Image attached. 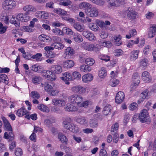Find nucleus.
Masks as SVG:
<instances>
[{"label": "nucleus", "instance_id": "59", "mask_svg": "<svg viewBox=\"0 0 156 156\" xmlns=\"http://www.w3.org/2000/svg\"><path fill=\"white\" fill-rule=\"evenodd\" d=\"M7 28L6 26L3 27L2 23H0V34H3L5 33Z\"/></svg>", "mask_w": 156, "mask_h": 156}, {"label": "nucleus", "instance_id": "53", "mask_svg": "<svg viewBox=\"0 0 156 156\" xmlns=\"http://www.w3.org/2000/svg\"><path fill=\"white\" fill-rule=\"evenodd\" d=\"M119 127V124L117 123H115L111 127V131L112 133H116V131L118 129Z\"/></svg>", "mask_w": 156, "mask_h": 156}, {"label": "nucleus", "instance_id": "18", "mask_svg": "<svg viewBox=\"0 0 156 156\" xmlns=\"http://www.w3.org/2000/svg\"><path fill=\"white\" fill-rule=\"evenodd\" d=\"M35 15L36 17L43 20L47 19L48 17V13L45 11L37 12L35 13Z\"/></svg>", "mask_w": 156, "mask_h": 156}, {"label": "nucleus", "instance_id": "11", "mask_svg": "<svg viewBox=\"0 0 156 156\" xmlns=\"http://www.w3.org/2000/svg\"><path fill=\"white\" fill-rule=\"evenodd\" d=\"M43 75L51 81H53L56 79V75L51 70L46 71L43 73Z\"/></svg>", "mask_w": 156, "mask_h": 156}, {"label": "nucleus", "instance_id": "38", "mask_svg": "<svg viewBox=\"0 0 156 156\" xmlns=\"http://www.w3.org/2000/svg\"><path fill=\"white\" fill-rule=\"evenodd\" d=\"M51 46H54V48L58 50H62L64 47V45L60 42L54 43L52 44Z\"/></svg>", "mask_w": 156, "mask_h": 156}, {"label": "nucleus", "instance_id": "45", "mask_svg": "<svg viewBox=\"0 0 156 156\" xmlns=\"http://www.w3.org/2000/svg\"><path fill=\"white\" fill-rule=\"evenodd\" d=\"M54 12L55 13L62 15H65L67 13L66 11L60 8L55 9Z\"/></svg>", "mask_w": 156, "mask_h": 156}, {"label": "nucleus", "instance_id": "58", "mask_svg": "<svg viewBox=\"0 0 156 156\" xmlns=\"http://www.w3.org/2000/svg\"><path fill=\"white\" fill-rule=\"evenodd\" d=\"M44 87L45 90L50 92L52 90H53V88L52 86L48 83H46Z\"/></svg>", "mask_w": 156, "mask_h": 156}, {"label": "nucleus", "instance_id": "12", "mask_svg": "<svg viewBox=\"0 0 156 156\" xmlns=\"http://www.w3.org/2000/svg\"><path fill=\"white\" fill-rule=\"evenodd\" d=\"M128 19L130 20L135 19L137 14V12L133 9L127 10L126 11Z\"/></svg>", "mask_w": 156, "mask_h": 156}, {"label": "nucleus", "instance_id": "51", "mask_svg": "<svg viewBox=\"0 0 156 156\" xmlns=\"http://www.w3.org/2000/svg\"><path fill=\"white\" fill-rule=\"evenodd\" d=\"M85 62L88 66H92L94 64L95 61L92 58H88L86 59L85 60Z\"/></svg>", "mask_w": 156, "mask_h": 156}, {"label": "nucleus", "instance_id": "2", "mask_svg": "<svg viewBox=\"0 0 156 156\" xmlns=\"http://www.w3.org/2000/svg\"><path fill=\"white\" fill-rule=\"evenodd\" d=\"M72 119L69 118H66L63 122V125L66 128L69 130L76 133L79 131L78 128L73 124L71 123Z\"/></svg>", "mask_w": 156, "mask_h": 156}, {"label": "nucleus", "instance_id": "30", "mask_svg": "<svg viewBox=\"0 0 156 156\" xmlns=\"http://www.w3.org/2000/svg\"><path fill=\"white\" fill-rule=\"evenodd\" d=\"M75 53V51L74 49L71 47H68L65 49L64 54L66 56H72Z\"/></svg>", "mask_w": 156, "mask_h": 156}, {"label": "nucleus", "instance_id": "13", "mask_svg": "<svg viewBox=\"0 0 156 156\" xmlns=\"http://www.w3.org/2000/svg\"><path fill=\"white\" fill-rule=\"evenodd\" d=\"M82 34L86 38L90 41H94L95 40L96 38L94 34L89 31H83Z\"/></svg>", "mask_w": 156, "mask_h": 156}, {"label": "nucleus", "instance_id": "33", "mask_svg": "<svg viewBox=\"0 0 156 156\" xmlns=\"http://www.w3.org/2000/svg\"><path fill=\"white\" fill-rule=\"evenodd\" d=\"M89 125L90 126L93 128L98 127V120L95 118L90 119L89 122Z\"/></svg>", "mask_w": 156, "mask_h": 156}, {"label": "nucleus", "instance_id": "44", "mask_svg": "<svg viewBox=\"0 0 156 156\" xmlns=\"http://www.w3.org/2000/svg\"><path fill=\"white\" fill-rule=\"evenodd\" d=\"M62 34L65 33L67 34L72 35L73 34V32L70 29L67 27H64L63 28Z\"/></svg>", "mask_w": 156, "mask_h": 156}, {"label": "nucleus", "instance_id": "46", "mask_svg": "<svg viewBox=\"0 0 156 156\" xmlns=\"http://www.w3.org/2000/svg\"><path fill=\"white\" fill-rule=\"evenodd\" d=\"M119 81L116 78H111L110 80V84L112 87H115L119 83Z\"/></svg>", "mask_w": 156, "mask_h": 156}, {"label": "nucleus", "instance_id": "37", "mask_svg": "<svg viewBox=\"0 0 156 156\" xmlns=\"http://www.w3.org/2000/svg\"><path fill=\"white\" fill-rule=\"evenodd\" d=\"M80 69L81 72H88L91 70V68L87 65H82L80 67Z\"/></svg>", "mask_w": 156, "mask_h": 156}, {"label": "nucleus", "instance_id": "32", "mask_svg": "<svg viewBox=\"0 0 156 156\" xmlns=\"http://www.w3.org/2000/svg\"><path fill=\"white\" fill-rule=\"evenodd\" d=\"M139 52V50L133 51L131 52V55L130 58L131 61H135L138 57V54Z\"/></svg>", "mask_w": 156, "mask_h": 156}, {"label": "nucleus", "instance_id": "56", "mask_svg": "<svg viewBox=\"0 0 156 156\" xmlns=\"http://www.w3.org/2000/svg\"><path fill=\"white\" fill-rule=\"evenodd\" d=\"M83 46L86 50L90 51H92V44L86 43L83 45Z\"/></svg>", "mask_w": 156, "mask_h": 156}, {"label": "nucleus", "instance_id": "28", "mask_svg": "<svg viewBox=\"0 0 156 156\" xmlns=\"http://www.w3.org/2000/svg\"><path fill=\"white\" fill-rule=\"evenodd\" d=\"M148 91L147 90H145L140 94V100L137 101L138 103L140 104L141 102L144 101V100L146 98L147 96L148 95Z\"/></svg>", "mask_w": 156, "mask_h": 156}, {"label": "nucleus", "instance_id": "23", "mask_svg": "<svg viewBox=\"0 0 156 156\" xmlns=\"http://www.w3.org/2000/svg\"><path fill=\"white\" fill-rule=\"evenodd\" d=\"M72 77L71 74L69 73L66 72L63 74V76L62 77V79L64 80H66L65 83L67 84H69V81L71 80L72 79Z\"/></svg>", "mask_w": 156, "mask_h": 156}, {"label": "nucleus", "instance_id": "15", "mask_svg": "<svg viewBox=\"0 0 156 156\" xmlns=\"http://www.w3.org/2000/svg\"><path fill=\"white\" fill-rule=\"evenodd\" d=\"M51 70L55 74L60 73L62 71L61 66L59 65H54L51 66Z\"/></svg>", "mask_w": 156, "mask_h": 156}, {"label": "nucleus", "instance_id": "35", "mask_svg": "<svg viewBox=\"0 0 156 156\" xmlns=\"http://www.w3.org/2000/svg\"><path fill=\"white\" fill-rule=\"evenodd\" d=\"M107 75V71L105 68L103 67L98 72V76L101 78H104Z\"/></svg>", "mask_w": 156, "mask_h": 156}, {"label": "nucleus", "instance_id": "8", "mask_svg": "<svg viewBox=\"0 0 156 156\" xmlns=\"http://www.w3.org/2000/svg\"><path fill=\"white\" fill-rule=\"evenodd\" d=\"M85 12L87 16L92 17H96L98 16V9L95 7L87 9L85 11Z\"/></svg>", "mask_w": 156, "mask_h": 156}, {"label": "nucleus", "instance_id": "17", "mask_svg": "<svg viewBox=\"0 0 156 156\" xmlns=\"http://www.w3.org/2000/svg\"><path fill=\"white\" fill-rule=\"evenodd\" d=\"M142 80L146 83H148L151 81V77L147 71H144L142 73Z\"/></svg>", "mask_w": 156, "mask_h": 156}, {"label": "nucleus", "instance_id": "14", "mask_svg": "<svg viewBox=\"0 0 156 156\" xmlns=\"http://www.w3.org/2000/svg\"><path fill=\"white\" fill-rule=\"evenodd\" d=\"M125 97L124 93L122 91L119 92L116 94L115 101L117 103L119 104L124 100Z\"/></svg>", "mask_w": 156, "mask_h": 156}, {"label": "nucleus", "instance_id": "39", "mask_svg": "<svg viewBox=\"0 0 156 156\" xmlns=\"http://www.w3.org/2000/svg\"><path fill=\"white\" fill-rule=\"evenodd\" d=\"M113 38L115 40V44L119 46L122 44V41H121L122 37L120 35L114 36Z\"/></svg>", "mask_w": 156, "mask_h": 156}, {"label": "nucleus", "instance_id": "49", "mask_svg": "<svg viewBox=\"0 0 156 156\" xmlns=\"http://www.w3.org/2000/svg\"><path fill=\"white\" fill-rule=\"evenodd\" d=\"M80 105L78 106L80 107H83L90 105H91V103L90 101L86 100L83 102L82 103L81 102Z\"/></svg>", "mask_w": 156, "mask_h": 156}, {"label": "nucleus", "instance_id": "34", "mask_svg": "<svg viewBox=\"0 0 156 156\" xmlns=\"http://www.w3.org/2000/svg\"><path fill=\"white\" fill-rule=\"evenodd\" d=\"M80 8L84 9L85 10L91 8V5L87 2H81L79 5Z\"/></svg>", "mask_w": 156, "mask_h": 156}, {"label": "nucleus", "instance_id": "43", "mask_svg": "<svg viewBox=\"0 0 156 156\" xmlns=\"http://www.w3.org/2000/svg\"><path fill=\"white\" fill-rule=\"evenodd\" d=\"M89 27L93 31H98L99 28L97 25L94 23H91L89 24Z\"/></svg>", "mask_w": 156, "mask_h": 156}, {"label": "nucleus", "instance_id": "9", "mask_svg": "<svg viewBox=\"0 0 156 156\" xmlns=\"http://www.w3.org/2000/svg\"><path fill=\"white\" fill-rule=\"evenodd\" d=\"M156 34V24H152L150 25L149 29L148 36L149 38H152Z\"/></svg>", "mask_w": 156, "mask_h": 156}, {"label": "nucleus", "instance_id": "5", "mask_svg": "<svg viewBox=\"0 0 156 156\" xmlns=\"http://www.w3.org/2000/svg\"><path fill=\"white\" fill-rule=\"evenodd\" d=\"M125 1V0H107L108 6L110 9L119 6Z\"/></svg>", "mask_w": 156, "mask_h": 156}, {"label": "nucleus", "instance_id": "57", "mask_svg": "<svg viewBox=\"0 0 156 156\" xmlns=\"http://www.w3.org/2000/svg\"><path fill=\"white\" fill-rule=\"evenodd\" d=\"M51 41H53L54 43L59 42L61 41V38L57 36H53L51 37Z\"/></svg>", "mask_w": 156, "mask_h": 156}, {"label": "nucleus", "instance_id": "25", "mask_svg": "<svg viewBox=\"0 0 156 156\" xmlns=\"http://www.w3.org/2000/svg\"><path fill=\"white\" fill-rule=\"evenodd\" d=\"M74 64V62L71 60H67L63 62V67L66 68H71L73 66Z\"/></svg>", "mask_w": 156, "mask_h": 156}, {"label": "nucleus", "instance_id": "6", "mask_svg": "<svg viewBox=\"0 0 156 156\" xmlns=\"http://www.w3.org/2000/svg\"><path fill=\"white\" fill-rule=\"evenodd\" d=\"M16 2L13 0H6L2 4L3 8L5 10L12 9L16 6Z\"/></svg>", "mask_w": 156, "mask_h": 156}, {"label": "nucleus", "instance_id": "40", "mask_svg": "<svg viewBox=\"0 0 156 156\" xmlns=\"http://www.w3.org/2000/svg\"><path fill=\"white\" fill-rule=\"evenodd\" d=\"M39 38L41 41L44 42H47L48 40L50 41H51V37L45 35H40L39 37Z\"/></svg>", "mask_w": 156, "mask_h": 156}, {"label": "nucleus", "instance_id": "47", "mask_svg": "<svg viewBox=\"0 0 156 156\" xmlns=\"http://www.w3.org/2000/svg\"><path fill=\"white\" fill-rule=\"evenodd\" d=\"M137 34V32L136 29H133L130 30L129 32V34H127L126 35V38L129 39L131 38L132 36H133Z\"/></svg>", "mask_w": 156, "mask_h": 156}, {"label": "nucleus", "instance_id": "50", "mask_svg": "<svg viewBox=\"0 0 156 156\" xmlns=\"http://www.w3.org/2000/svg\"><path fill=\"white\" fill-rule=\"evenodd\" d=\"M99 58L101 60L105 61V62L109 61L110 60V57L107 55H99Z\"/></svg>", "mask_w": 156, "mask_h": 156}, {"label": "nucleus", "instance_id": "54", "mask_svg": "<svg viewBox=\"0 0 156 156\" xmlns=\"http://www.w3.org/2000/svg\"><path fill=\"white\" fill-rule=\"evenodd\" d=\"M94 3L100 6L103 5L105 3L104 0H90Z\"/></svg>", "mask_w": 156, "mask_h": 156}, {"label": "nucleus", "instance_id": "1", "mask_svg": "<svg viewBox=\"0 0 156 156\" xmlns=\"http://www.w3.org/2000/svg\"><path fill=\"white\" fill-rule=\"evenodd\" d=\"M16 19L18 21H16L15 18H12L10 20V23L14 24L16 27H20V23L19 21L22 22H26L30 20V16L27 14L25 13H20L17 14L16 16Z\"/></svg>", "mask_w": 156, "mask_h": 156}, {"label": "nucleus", "instance_id": "31", "mask_svg": "<svg viewBox=\"0 0 156 156\" xmlns=\"http://www.w3.org/2000/svg\"><path fill=\"white\" fill-rule=\"evenodd\" d=\"M75 120L77 122L81 125H86L87 123V119L83 117L77 118Z\"/></svg>", "mask_w": 156, "mask_h": 156}, {"label": "nucleus", "instance_id": "60", "mask_svg": "<svg viewBox=\"0 0 156 156\" xmlns=\"http://www.w3.org/2000/svg\"><path fill=\"white\" fill-rule=\"evenodd\" d=\"M63 19L71 23H74L75 22L74 19L72 18L65 16L63 17Z\"/></svg>", "mask_w": 156, "mask_h": 156}, {"label": "nucleus", "instance_id": "4", "mask_svg": "<svg viewBox=\"0 0 156 156\" xmlns=\"http://www.w3.org/2000/svg\"><path fill=\"white\" fill-rule=\"evenodd\" d=\"M69 101L73 104H76L77 105L80 106V102L83 101L82 96L77 94H73L69 97Z\"/></svg>", "mask_w": 156, "mask_h": 156}, {"label": "nucleus", "instance_id": "36", "mask_svg": "<svg viewBox=\"0 0 156 156\" xmlns=\"http://www.w3.org/2000/svg\"><path fill=\"white\" fill-rule=\"evenodd\" d=\"M148 61L147 59L144 58L142 59L140 61V66L143 68L147 67L148 65Z\"/></svg>", "mask_w": 156, "mask_h": 156}, {"label": "nucleus", "instance_id": "26", "mask_svg": "<svg viewBox=\"0 0 156 156\" xmlns=\"http://www.w3.org/2000/svg\"><path fill=\"white\" fill-rule=\"evenodd\" d=\"M28 112L25 108H20L16 112V115L19 117H22L28 114Z\"/></svg>", "mask_w": 156, "mask_h": 156}, {"label": "nucleus", "instance_id": "20", "mask_svg": "<svg viewBox=\"0 0 156 156\" xmlns=\"http://www.w3.org/2000/svg\"><path fill=\"white\" fill-rule=\"evenodd\" d=\"M73 27L75 30L80 32H83L85 29V26L81 24L78 22L74 23Z\"/></svg>", "mask_w": 156, "mask_h": 156}, {"label": "nucleus", "instance_id": "19", "mask_svg": "<svg viewBox=\"0 0 156 156\" xmlns=\"http://www.w3.org/2000/svg\"><path fill=\"white\" fill-rule=\"evenodd\" d=\"M65 110L69 112H74L78 114L83 112V110L81 108H64Z\"/></svg>", "mask_w": 156, "mask_h": 156}, {"label": "nucleus", "instance_id": "22", "mask_svg": "<svg viewBox=\"0 0 156 156\" xmlns=\"http://www.w3.org/2000/svg\"><path fill=\"white\" fill-rule=\"evenodd\" d=\"M93 78L92 74L90 73H88L82 76V81L84 83H88L91 81Z\"/></svg>", "mask_w": 156, "mask_h": 156}, {"label": "nucleus", "instance_id": "63", "mask_svg": "<svg viewBox=\"0 0 156 156\" xmlns=\"http://www.w3.org/2000/svg\"><path fill=\"white\" fill-rule=\"evenodd\" d=\"M99 156H108L106 151L104 148L101 149L99 151Z\"/></svg>", "mask_w": 156, "mask_h": 156}, {"label": "nucleus", "instance_id": "21", "mask_svg": "<svg viewBox=\"0 0 156 156\" xmlns=\"http://www.w3.org/2000/svg\"><path fill=\"white\" fill-rule=\"evenodd\" d=\"M4 129L6 131L12 130L11 126L8 121L5 118H2Z\"/></svg>", "mask_w": 156, "mask_h": 156}, {"label": "nucleus", "instance_id": "24", "mask_svg": "<svg viewBox=\"0 0 156 156\" xmlns=\"http://www.w3.org/2000/svg\"><path fill=\"white\" fill-rule=\"evenodd\" d=\"M58 138L59 140L63 143L67 144L68 143V139L66 136L62 133L60 132L58 134Z\"/></svg>", "mask_w": 156, "mask_h": 156}, {"label": "nucleus", "instance_id": "61", "mask_svg": "<svg viewBox=\"0 0 156 156\" xmlns=\"http://www.w3.org/2000/svg\"><path fill=\"white\" fill-rule=\"evenodd\" d=\"M73 77L74 79H79L81 77V75L79 72H74L73 73Z\"/></svg>", "mask_w": 156, "mask_h": 156}, {"label": "nucleus", "instance_id": "42", "mask_svg": "<svg viewBox=\"0 0 156 156\" xmlns=\"http://www.w3.org/2000/svg\"><path fill=\"white\" fill-rule=\"evenodd\" d=\"M0 79L2 80L1 81L4 82L6 84H8V78L6 74H0Z\"/></svg>", "mask_w": 156, "mask_h": 156}, {"label": "nucleus", "instance_id": "41", "mask_svg": "<svg viewBox=\"0 0 156 156\" xmlns=\"http://www.w3.org/2000/svg\"><path fill=\"white\" fill-rule=\"evenodd\" d=\"M23 9L24 11L26 12H34L36 10V9L32 5H29L24 6L23 7Z\"/></svg>", "mask_w": 156, "mask_h": 156}, {"label": "nucleus", "instance_id": "48", "mask_svg": "<svg viewBox=\"0 0 156 156\" xmlns=\"http://www.w3.org/2000/svg\"><path fill=\"white\" fill-rule=\"evenodd\" d=\"M92 51H98L101 49L100 45L96 44H92Z\"/></svg>", "mask_w": 156, "mask_h": 156}, {"label": "nucleus", "instance_id": "10", "mask_svg": "<svg viewBox=\"0 0 156 156\" xmlns=\"http://www.w3.org/2000/svg\"><path fill=\"white\" fill-rule=\"evenodd\" d=\"M43 75L51 81H53L56 79V75L51 70L46 71L43 73Z\"/></svg>", "mask_w": 156, "mask_h": 156}, {"label": "nucleus", "instance_id": "62", "mask_svg": "<svg viewBox=\"0 0 156 156\" xmlns=\"http://www.w3.org/2000/svg\"><path fill=\"white\" fill-rule=\"evenodd\" d=\"M15 154L17 156H21L23 154L22 149L20 148H17L15 151Z\"/></svg>", "mask_w": 156, "mask_h": 156}, {"label": "nucleus", "instance_id": "16", "mask_svg": "<svg viewBox=\"0 0 156 156\" xmlns=\"http://www.w3.org/2000/svg\"><path fill=\"white\" fill-rule=\"evenodd\" d=\"M4 138L8 140L9 141H12L14 139V135L12 130L8 131L5 132L3 136Z\"/></svg>", "mask_w": 156, "mask_h": 156}, {"label": "nucleus", "instance_id": "55", "mask_svg": "<svg viewBox=\"0 0 156 156\" xmlns=\"http://www.w3.org/2000/svg\"><path fill=\"white\" fill-rule=\"evenodd\" d=\"M30 96L32 98L36 99H38L40 97L39 94L37 92L35 91L31 92Z\"/></svg>", "mask_w": 156, "mask_h": 156}, {"label": "nucleus", "instance_id": "3", "mask_svg": "<svg viewBox=\"0 0 156 156\" xmlns=\"http://www.w3.org/2000/svg\"><path fill=\"white\" fill-rule=\"evenodd\" d=\"M138 119L142 123L147 122V124H150L151 122L148 110L145 109L140 111L138 116Z\"/></svg>", "mask_w": 156, "mask_h": 156}, {"label": "nucleus", "instance_id": "7", "mask_svg": "<svg viewBox=\"0 0 156 156\" xmlns=\"http://www.w3.org/2000/svg\"><path fill=\"white\" fill-rule=\"evenodd\" d=\"M71 90L74 93H78L81 94H84L86 90L85 88L80 85L73 87Z\"/></svg>", "mask_w": 156, "mask_h": 156}, {"label": "nucleus", "instance_id": "27", "mask_svg": "<svg viewBox=\"0 0 156 156\" xmlns=\"http://www.w3.org/2000/svg\"><path fill=\"white\" fill-rule=\"evenodd\" d=\"M73 40L76 42L80 43L83 41V39L81 35L77 33H74L73 34Z\"/></svg>", "mask_w": 156, "mask_h": 156}, {"label": "nucleus", "instance_id": "29", "mask_svg": "<svg viewBox=\"0 0 156 156\" xmlns=\"http://www.w3.org/2000/svg\"><path fill=\"white\" fill-rule=\"evenodd\" d=\"M132 79L134 82V85L135 86L139 83L140 78L137 73H135L134 74L133 76Z\"/></svg>", "mask_w": 156, "mask_h": 156}, {"label": "nucleus", "instance_id": "52", "mask_svg": "<svg viewBox=\"0 0 156 156\" xmlns=\"http://www.w3.org/2000/svg\"><path fill=\"white\" fill-rule=\"evenodd\" d=\"M41 79V78L40 76H36L33 77L32 78V81L34 84H37L40 81Z\"/></svg>", "mask_w": 156, "mask_h": 156}, {"label": "nucleus", "instance_id": "64", "mask_svg": "<svg viewBox=\"0 0 156 156\" xmlns=\"http://www.w3.org/2000/svg\"><path fill=\"white\" fill-rule=\"evenodd\" d=\"M123 51L121 49L116 50L115 52V55L116 56H119L123 54Z\"/></svg>", "mask_w": 156, "mask_h": 156}]
</instances>
